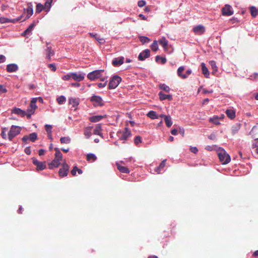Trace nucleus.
I'll return each instance as SVG.
<instances>
[{"instance_id":"1","label":"nucleus","mask_w":258,"mask_h":258,"mask_svg":"<svg viewBox=\"0 0 258 258\" xmlns=\"http://www.w3.org/2000/svg\"><path fill=\"white\" fill-rule=\"evenodd\" d=\"M54 150L55 151V157L52 162L48 164L49 168L50 169L58 167L60 165V162L62 160V154L59 149L58 148H55Z\"/></svg>"},{"instance_id":"2","label":"nucleus","mask_w":258,"mask_h":258,"mask_svg":"<svg viewBox=\"0 0 258 258\" xmlns=\"http://www.w3.org/2000/svg\"><path fill=\"white\" fill-rule=\"evenodd\" d=\"M217 154L222 164H226L230 162L231 160L230 156L223 149L219 148L217 151Z\"/></svg>"},{"instance_id":"3","label":"nucleus","mask_w":258,"mask_h":258,"mask_svg":"<svg viewBox=\"0 0 258 258\" xmlns=\"http://www.w3.org/2000/svg\"><path fill=\"white\" fill-rule=\"evenodd\" d=\"M121 81V78L118 76H114L110 80L108 84L109 89H115Z\"/></svg>"},{"instance_id":"4","label":"nucleus","mask_w":258,"mask_h":258,"mask_svg":"<svg viewBox=\"0 0 258 258\" xmlns=\"http://www.w3.org/2000/svg\"><path fill=\"white\" fill-rule=\"evenodd\" d=\"M52 0H46L45 6L39 3L36 6V13H40L43 9H47L46 11H48L51 6Z\"/></svg>"},{"instance_id":"5","label":"nucleus","mask_w":258,"mask_h":258,"mask_svg":"<svg viewBox=\"0 0 258 258\" xmlns=\"http://www.w3.org/2000/svg\"><path fill=\"white\" fill-rule=\"evenodd\" d=\"M21 128L19 126L12 125L10 131L8 133V139L10 141H12L13 139L20 134Z\"/></svg>"},{"instance_id":"6","label":"nucleus","mask_w":258,"mask_h":258,"mask_svg":"<svg viewBox=\"0 0 258 258\" xmlns=\"http://www.w3.org/2000/svg\"><path fill=\"white\" fill-rule=\"evenodd\" d=\"M90 101L93 103V104L95 107L102 106L104 105L103 100L99 96H92L90 98Z\"/></svg>"},{"instance_id":"7","label":"nucleus","mask_w":258,"mask_h":258,"mask_svg":"<svg viewBox=\"0 0 258 258\" xmlns=\"http://www.w3.org/2000/svg\"><path fill=\"white\" fill-rule=\"evenodd\" d=\"M104 72L103 70H96L89 73L87 75V78L91 80L94 81L96 79L100 78L101 77V73Z\"/></svg>"},{"instance_id":"8","label":"nucleus","mask_w":258,"mask_h":258,"mask_svg":"<svg viewBox=\"0 0 258 258\" xmlns=\"http://www.w3.org/2000/svg\"><path fill=\"white\" fill-rule=\"evenodd\" d=\"M33 164L36 166V170H43L46 168L45 162H41L37 160L35 158H32Z\"/></svg>"},{"instance_id":"9","label":"nucleus","mask_w":258,"mask_h":258,"mask_svg":"<svg viewBox=\"0 0 258 258\" xmlns=\"http://www.w3.org/2000/svg\"><path fill=\"white\" fill-rule=\"evenodd\" d=\"M69 166L66 162H64L62 164V167L59 170V175L61 177L66 176L69 171Z\"/></svg>"},{"instance_id":"10","label":"nucleus","mask_w":258,"mask_h":258,"mask_svg":"<svg viewBox=\"0 0 258 258\" xmlns=\"http://www.w3.org/2000/svg\"><path fill=\"white\" fill-rule=\"evenodd\" d=\"M117 135L119 136L120 140H126L131 135V133L128 127H125L124 131L123 132H118Z\"/></svg>"},{"instance_id":"11","label":"nucleus","mask_w":258,"mask_h":258,"mask_svg":"<svg viewBox=\"0 0 258 258\" xmlns=\"http://www.w3.org/2000/svg\"><path fill=\"white\" fill-rule=\"evenodd\" d=\"M71 76L72 79L78 82H80L83 81L85 78V74L84 73H72Z\"/></svg>"},{"instance_id":"12","label":"nucleus","mask_w":258,"mask_h":258,"mask_svg":"<svg viewBox=\"0 0 258 258\" xmlns=\"http://www.w3.org/2000/svg\"><path fill=\"white\" fill-rule=\"evenodd\" d=\"M150 55V51L148 49H146L145 50L141 52L139 56L138 59L140 60L143 61L146 58H148Z\"/></svg>"},{"instance_id":"13","label":"nucleus","mask_w":258,"mask_h":258,"mask_svg":"<svg viewBox=\"0 0 258 258\" xmlns=\"http://www.w3.org/2000/svg\"><path fill=\"white\" fill-rule=\"evenodd\" d=\"M37 101V98H34L31 101L30 104L28 108L27 109L28 112H31V113H34L35 109L37 108V106L36 105V102Z\"/></svg>"},{"instance_id":"14","label":"nucleus","mask_w":258,"mask_h":258,"mask_svg":"<svg viewBox=\"0 0 258 258\" xmlns=\"http://www.w3.org/2000/svg\"><path fill=\"white\" fill-rule=\"evenodd\" d=\"M222 14L225 16H231L233 14L231 10V7L229 5H226L222 9Z\"/></svg>"},{"instance_id":"15","label":"nucleus","mask_w":258,"mask_h":258,"mask_svg":"<svg viewBox=\"0 0 258 258\" xmlns=\"http://www.w3.org/2000/svg\"><path fill=\"white\" fill-rule=\"evenodd\" d=\"M25 10H26L27 12V15L23 21L29 19L33 14V5L32 3H28V7L26 10L24 9V11Z\"/></svg>"},{"instance_id":"16","label":"nucleus","mask_w":258,"mask_h":258,"mask_svg":"<svg viewBox=\"0 0 258 258\" xmlns=\"http://www.w3.org/2000/svg\"><path fill=\"white\" fill-rule=\"evenodd\" d=\"M193 31L197 35H202L205 31V27L202 25H198L193 28Z\"/></svg>"},{"instance_id":"17","label":"nucleus","mask_w":258,"mask_h":258,"mask_svg":"<svg viewBox=\"0 0 258 258\" xmlns=\"http://www.w3.org/2000/svg\"><path fill=\"white\" fill-rule=\"evenodd\" d=\"M159 99L161 101H163L167 99L169 101L172 100V95L170 94H165L163 92L161 91L158 94Z\"/></svg>"},{"instance_id":"18","label":"nucleus","mask_w":258,"mask_h":258,"mask_svg":"<svg viewBox=\"0 0 258 258\" xmlns=\"http://www.w3.org/2000/svg\"><path fill=\"white\" fill-rule=\"evenodd\" d=\"M35 26V22L32 23L28 28L25 30L22 34L23 36L26 37L28 35H30L31 34V31L33 29L34 27Z\"/></svg>"},{"instance_id":"19","label":"nucleus","mask_w":258,"mask_h":258,"mask_svg":"<svg viewBox=\"0 0 258 258\" xmlns=\"http://www.w3.org/2000/svg\"><path fill=\"white\" fill-rule=\"evenodd\" d=\"M123 62H124V57L121 56V57L115 58L112 60V63L114 67H117L118 66H120V65L123 64Z\"/></svg>"},{"instance_id":"20","label":"nucleus","mask_w":258,"mask_h":258,"mask_svg":"<svg viewBox=\"0 0 258 258\" xmlns=\"http://www.w3.org/2000/svg\"><path fill=\"white\" fill-rule=\"evenodd\" d=\"M18 69V66L15 63H11L7 65V71L9 73H12L17 71Z\"/></svg>"},{"instance_id":"21","label":"nucleus","mask_w":258,"mask_h":258,"mask_svg":"<svg viewBox=\"0 0 258 258\" xmlns=\"http://www.w3.org/2000/svg\"><path fill=\"white\" fill-rule=\"evenodd\" d=\"M93 126H87L84 128V134L86 139H89L92 136Z\"/></svg>"},{"instance_id":"22","label":"nucleus","mask_w":258,"mask_h":258,"mask_svg":"<svg viewBox=\"0 0 258 258\" xmlns=\"http://www.w3.org/2000/svg\"><path fill=\"white\" fill-rule=\"evenodd\" d=\"M106 117V115H95V116H93L90 117L89 120L91 122H96L100 121L102 119L105 118Z\"/></svg>"},{"instance_id":"23","label":"nucleus","mask_w":258,"mask_h":258,"mask_svg":"<svg viewBox=\"0 0 258 258\" xmlns=\"http://www.w3.org/2000/svg\"><path fill=\"white\" fill-rule=\"evenodd\" d=\"M102 126L101 124H97L94 130L93 134L96 135H98L103 137L102 133H101Z\"/></svg>"},{"instance_id":"24","label":"nucleus","mask_w":258,"mask_h":258,"mask_svg":"<svg viewBox=\"0 0 258 258\" xmlns=\"http://www.w3.org/2000/svg\"><path fill=\"white\" fill-rule=\"evenodd\" d=\"M116 166L118 169V170L124 173H130V170L128 168L125 166H123L120 165L118 163H116Z\"/></svg>"},{"instance_id":"25","label":"nucleus","mask_w":258,"mask_h":258,"mask_svg":"<svg viewBox=\"0 0 258 258\" xmlns=\"http://www.w3.org/2000/svg\"><path fill=\"white\" fill-rule=\"evenodd\" d=\"M184 67H180L179 68H178L177 72L178 76L183 79H185L187 78V75H183L182 74V73L184 71Z\"/></svg>"},{"instance_id":"26","label":"nucleus","mask_w":258,"mask_h":258,"mask_svg":"<svg viewBox=\"0 0 258 258\" xmlns=\"http://www.w3.org/2000/svg\"><path fill=\"white\" fill-rule=\"evenodd\" d=\"M202 73L205 77L208 78L209 77V72L208 68L206 67L205 63L202 62L201 63Z\"/></svg>"},{"instance_id":"27","label":"nucleus","mask_w":258,"mask_h":258,"mask_svg":"<svg viewBox=\"0 0 258 258\" xmlns=\"http://www.w3.org/2000/svg\"><path fill=\"white\" fill-rule=\"evenodd\" d=\"M219 120L220 118L218 116L214 115L212 117L210 118L209 121L215 125H219L220 124Z\"/></svg>"},{"instance_id":"28","label":"nucleus","mask_w":258,"mask_h":258,"mask_svg":"<svg viewBox=\"0 0 258 258\" xmlns=\"http://www.w3.org/2000/svg\"><path fill=\"white\" fill-rule=\"evenodd\" d=\"M13 112L16 114H18L22 117H24L26 115V112L25 111L21 110L18 108H15L13 110Z\"/></svg>"},{"instance_id":"29","label":"nucleus","mask_w":258,"mask_h":258,"mask_svg":"<svg viewBox=\"0 0 258 258\" xmlns=\"http://www.w3.org/2000/svg\"><path fill=\"white\" fill-rule=\"evenodd\" d=\"M159 43L163 46L165 49L167 48L168 41L165 37H162L160 40H159Z\"/></svg>"},{"instance_id":"30","label":"nucleus","mask_w":258,"mask_h":258,"mask_svg":"<svg viewBox=\"0 0 258 258\" xmlns=\"http://www.w3.org/2000/svg\"><path fill=\"white\" fill-rule=\"evenodd\" d=\"M166 161V159L163 160L160 164L159 166L155 168V171L157 172L158 173H160L161 170L163 169L164 167L165 166Z\"/></svg>"},{"instance_id":"31","label":"nucleus","mask_w":258,"mask_h":258,"mask_svg":"<svg viewBox=\"0 0 258 258\" xmlns=\"http://www.w3.org/2000/svg\"><path fill=\"white\" fill-rule=\"evenodd\" d=\"M17 23V21L14 20V19H9L8 18L5 17H0V23L2 24L6 23Z\"/></svg>"},{"instance_id":"32","label":"nucleus","mask_w":258,"mask_h":258,"mask_svg":"<svg viewBox=\"0 0 258 258\" xmlns=\"http://www.w3.org/2000/svg\"><path fill=\"white\" fill-rule=\"evenodd\" d=\"M225 113L230 119H233L235 117V112L232 109H227Z\"/></svg>"},{"instance_id":"33","label":"nucleus","mask_w":258,"mask_h":258,"mask_svg":"<svg viewBox=\"0 0 258 258\" xmlns=\"http://www.w3.org/2000/svg\"><path fill=\"white\" fill-rule=\"evenodd\" d=\"M69 103L71 104L73 107H76L79 104V101L78 99L71 98L69 99Z\"/></svg>"},{"instance_id":"34","label":"nucleus","mask_w":258,"mask_h":258,"mask_svg":"<svg viewBox=\"0 0 258 258\" xmlns=\"http://www.w3.org/2000/svg\"><path fill=\"white\" fill-rule=\"evenodd\" d=\"M164 120L167 127H170L172 124L171 118L170 116L164 115Z\"/></svg>"},{"instance_id":"35","label":"nucleus","mask_w":258,"mask_h":258,"mask_svg":"<svg viewBox=\"0 0 258 258\" xmlns=\"http://www.w3.org/2000/svg\"><path fill=\"white\" fill-rule=\"evenodd\" d=\"M209 63L211 66V68L213 70L212 74H214L218 71V68L216 66V63L214 60H211L209 61Z\"/></svg>"},{"instance_id":"36","label":"nucleus","mask_w":258,"mask_h":258,"mask_svg":"<svg viewBox=\"0 0 258 258\" xmlns=\"http://www.w3.org/2000/svg\"><path fill=\"white\" fill-rule=\"evenodd\" d=\"M251 15L253 18H255L258 15V10L254 6H251L250 8Z\"/></svg>"},{"instance_id":"37","label":"nucleus","mask_w":258,"mask_h":258,"mask_svg":"<svg viewBox=\"0 0 258 258\" xmlns=\"http://www.w3.org/2000/svg\"><path fill=\"white\" fill-rule=\"evenodd\" d=\"M159 88L161 90L164 91L166 92H169L170 90V88L169 86H167L164 84H160L159 85Z\"/></svg>"},{"instance_id":"38","label":"nucleus","mask_w":258,"mask_h":258,"mask_svg":"<svg viewBox=\"0 0 258 258\" xmlns=\"http://www.w3.org/2000/svg\"><path fill=\"white\" fill-rule=\"evenodd\" d=\"M46 53L47 55V57L49 60L51 59V56L54 54V52L51 49V47L50 46H47L46 49Z\"/></svg>"},{"instance_id":"39","label":"nucleus","mask_w":258,"mask_h":258,"mask_svg":"<svg viewBox=\"0 0 258 258\" xmlns=\"http://www.w3.org/2000/svg\"><path fill=\"white\" fill-rule=\"evenodd\" d=\"M147 115L151 119H156L158 117L157 113L154 111H150Z\"/></svg>"},{"instance_id":"40","label":"nucleus","mask_w":258,"mask_h":258,"mask_svg":"<svg viewBox=\"0 0 258 258\" xmlns=\"http://www.w3.org/2000/svg\"><path fill=\"white\" fill-rule=\"evenodd\" d=\"M86 159L88 161H94L97 159V157L94 154L89 153L87 154Z\"/></svg>"},{"instance_id":"41","label":"nucleus","mask_w":258,"mask_h":258,"mask_svg":"<svg viewBox=\"0 0 258 258\" xmlns=\"http://www.w3.org/2000/svg\"><path fill=\"white\" fill-rule=\"evenodd\" d=\"M139 39L143 44L147 43L150 41V39L146 36H139Z\"/></svg>"},{"instance_id":"42","label":"nucleus","mask_w":258,"mask_h":258,"mask_svg":"<svg viewBox=\"0 0 258 258\" xmlns=\"http://www.w3.org/2000/svg\"><path fill=\"white\" fill-rule=\"evenodd\" d=\"M60 142L61 144H69L71 142V139L68 137H61Z\"/></svg>"},{"instance_id":"43","label":"nucleus","mask_w":258,"mask_h":258,"mask_svg":"<svg viewBox=\"0 0 258 258\" xmlns=\"http://www.w3.org/2000/svg\"><path fill=\"white\" fill-rule=\"evenodd\" d=\"M29 138L30 141L34 142L37 139V135L36 133H33L29 135Z\"/></svg>"},{"instance_id":"44","label":"nucleus","mask_w":258,"mask_h":258,"mask_svg":"<svg viewBox=\"0 0 258 258\" xmlns=\"http://www.w3.org/2000/svg\"><path fill=\"white\" fill-rule=\"evenodd\" d=\"M90 35L92 37H93L95 38L96 40H97L100 43H103L105 42L104 40L102 38H99L97 37V34H94L92 33H90Z\"/></svg>"},{"instance_id":"45","label":"nucleus","mask_w":258,"mask_h":258,"mask_svg":"<svg viewBox=\"0 0 258 258\" xmlns=\"http://www.w3.org/2000/svg\"><path fill=\"white\" fill-rule=\"evenodd\" d=\"M151 48L154 51L157 50L158 49V45L157 41L155 40L153 41V43L151 45Z\"/></svg>"},{"instance_id":"46","label":"nucleus","mask_w":258,"mask_h":258,"mask_svg":"<svg viewBox=\"0 0 258 258\" xmlns=\"http://www.w3.org/2000/svg\"><path fill=\"white\" fill-rule=\"evenodd\" d=\"M155 60L156 61H161V63L162 64H164L166 62V59L165 57H161L159 55H157L155 57Z\"/></svg>"},{"instance_id":"47","label":"nucleus","mask_w":258,"mask_h":258,"mask_svg":"<svg viewBox=\"0 0 258 258\" xmlns=\"http://www.w3.org/2000/svg\"><path fill=\"white\" fill-rule=\"evenodd\" d=\"M66 101V99L63 96H60L57 98V101L59 104H62Z\"/></svg>"},{"instance_id":"48","label":"nucleus","mask_w":258,"mask_h":258,"mask_svg":"<svg viewBox=\"0 0 258 258\" xmlns=\"http://www.w3.org/2000/svg\"><path fill=\"white\" fill-rule=\"evenodd\" d=\"M52 128V126L51 125L46 124L45 125V128L46 131L47 133V134H52V131H51Z\"/></svg>"},{"instance_id":"49","label":"nucleus","mask_w":258,"mask_h":258,"mask_svg":"<svg viewBox=\"0 0 258 258\" xmlns=\"http://www.w3.org/2000/svg\"><path fill=\"white\" fill-rule=\"evenodd\" d=\"M62 80H63L64 81H68V80H71V79H72V76H71V73H69V74H68L64 75V76L62 77Z\"/></svg>"},{"instance_id":"50","label":"nucleus","mask_w":258,"mask_h":258,"mask_svg":"<svg viewBox=\"0 0 258 258\" xmlns=\"http://www.w3.org/2000/svg\"><path fill=\"white\" fill-rule=\"evenodd\" d=\"M7 131V128H6V127L2 128V133H1V136H2V137L4 139H7V135H6V133Z\"/></svg>"},{"instance_id":"51","label":"nucleus","mask_w":258,"mask_h":258,"mask_svg":"<svg viewBox=\"0 0 258 258\" xmlns=\"http://www.w3.org/2000/svg\"><path fill=\"white\" fill-rule=\"evenodd\" d=\"M141 142H142V139H141V137L137 136L135 138L134 142H135V144L138 145V144L141 143Z\"/></svg>"},{"instance_id":"52","label":"nucleus","mask_w":258,"mask_h":258,"mask_svg":"<svg viewBox=\"0 0 258 258\" xmlns=\"http://www.w3.org/2000/svg\"><path fill=\"white\" fill-rule=\"evenodd\" d=\"M146 3L144 0L139 1L138 3V5L139 7H143L145 6Z\"/></svg>"},{"instance_id":"53","label":"nucleus","mask_w":258,"mask_h":258,"mask_svg":"<svg viewBox=\"0 0 258 258\" xmlns=\"http://www.w3.org/2000/svg\"><path fill=\"white\" fill-rule=\"evenodd\" d=\"M48 68L52 71H55L56 70V67L54 64L50 63L48 65Z\"/></svg>"},{"instance_id":"54","label":"nucleus","mask_w":258,"mask_h":258,"mask_svg":"<svg viewBox=\"0 0 258 258\" xmlns=\"http://www.w3.org/2000/svg\"><path fill=\"white\" fill-rule=\"evenodd\" d=\"M7 92V90L4 87L3 85H0V94Z\"/></svg>"},{"instance_id":"55","label":"nucleus","mask_w":258,"mask_h":258,"mask_svg":"<svg viewBox=\"0 0 258 258\" xmlns=\"http://www.w3.org/2000/svg\"><path fill=\"white\" fill-rule=\"evenodd\" d=\"M239 129V127H233L231 130V133L233 135L235 134L236 133L238 132V130Z\"/></svg>"},{"instance_id":"56","label":"nucleus","mask_w":258,"mask_h":258,"mask_svg":"<svg viewBox=\"0 0 258 258\" xmlns=\"http://www.w3.org/2000/svg\"><path fill=\"white\" fill-rule=\"evenodd\" d=\"M251 80H257L258 79V73H254L252 75L250 76Z\"/></svg>"},{"instance_id":"57","label":"nucleus","mask_w":258,"mask_h":258,"mask_svg":"<svg viewBox=\"0 0 258 258\" xmlns=\"http://www.w3.org/2000/svg\"><path fill=\"white\" fill-rule=\"evenodd\" d=\"M78 167L77 166H74L73 169L71 171V173L73 176H75L76 175V172L77 171Z\"/></svg>"},{"instance_id":"58","label":"nucleus","mask_w":258,"mask_h":258,"mask_svg":"<svg viewBox=\"0 0 258 258\" xmlns=\"http://www.w3.org/2000/svg\"><path fill=\"white\" fill-rule=\"evenodd\" d=\"M255 147H258V138L254 140V142L252 144V148H255Z\"/></svg>"},{"instance_id":"59","label":"nucleus","mask_w":258,"mask_h":258,"mask_svg":"<svg viewBox=\"0 0 258 258\" xmlns=\"http://www.w3.org/2000/svg\"><path fill=\"white\" fill-rule=\"evenodd\" d=\"M107 81H105L104 83H99L97 84L98 87L99 88H103L105 86H106V84H107Z\"/></svg>"},{"instance_id":"60","label":"nucleus","mask_w":258,"mask_h":258,"mask_svg":"<svg viewBox=\"0 0 258 258\" xmlns=\"http://www.w3.org/2000/svg\"><path fill=\"white\" fill-rule=\"evenodd\" d=\"M190 150L191 152L195 153V154L197 153L198 151V148L196 147H191L190 149Z\"/></svg>"},{"instance_id":"61","label":"nucleus","mask_w":258,"mask_h":258,"mask_svg":"<svg viewBox=\"0 0 258 258\" xmlns=\"http://www.w3.org/2000/svg\"><path fill=\"white\" fill-rule=\"evenodd\" d=\"M25 153L27 155H30L31 154V149L30 147H26L25 149Z\"/></svg>"},{"instance_id":"62","label":"nucleus","mask_w":258,"mask_h":258,"mask_svg":"<svg viewBox=\"0 0 258 258\" xmlns=\"http://www.w3.org/2000/svg\"><path fill=\"white\" fill-rule=\"evenodd\" d=\"M213 91L212 90H211L210 91H208V90H206V89H203V93L204 94L212 93H213Z\"/></svg>"},{"instance_id":"63","label":"nucleus","mask_w":258,"mask_h":258,"mask_svg":"<svg viewBox=\"0 0 258 258\" xmlns=\"http://www.w3.org/2000/svg\"><path fill=\"white\" fill-rule=\"evenodd\" d=\"M209 139H210V140H215L216 139V136L215 134H211L209 136Z\"/></svg>"},{"instance_id":"64","label":"nucleus","mask_w":258,"mask_h":258,"mask_svg":"<svg viewBox=\"0 0 258 258\" xmlns=\"http://www.w3.org/2000/svg\"><path fill=\"white\" fill-rule=\"evenodd\" d=\"M22 140L23 142H27L28 140H29V136H25L22 138Z\"/></svg>"}]
</instances>
